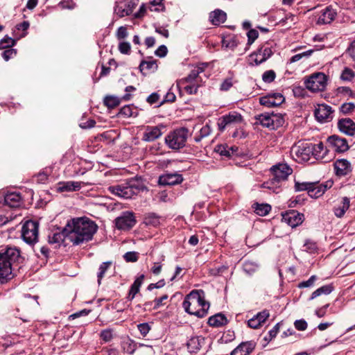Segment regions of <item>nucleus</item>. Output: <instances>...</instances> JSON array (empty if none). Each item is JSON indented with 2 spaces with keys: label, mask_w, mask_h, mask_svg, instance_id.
Segmentation results:
<instances>
[{
  "label": "nucleus",
  "mask_w": 355,
  "mask_h": 355,
  "mask_svg": "<svg viewBox=\"0 0 355 355\" xmlns=\"http://www.w3.org/2000/svg\"><path fill=\"white\" fill-rule=\"evenodd\" d=\"M97 230L96 223L87 217L72 218L65 226L69 239L76 245L92 240Z\"/></svg>",
  "instance_id": "obj_1"
},
{
  "label": "nucleus",
  "mask_w": 355,
  "mask_h": 355,
  "mask_svg": "<svg viewBox=\"0 0 355 355\" xmlns=\"http://www.w3.org/2000/svg\"><path fill=\"white\" fill-rule=\"evenodd\" d=\"M22 259L20 250L7 246L0 250V283L4 284L13 277L12 266Z\"/></svg>",
  "instance_id": "obj_2"
},
{
  "label": "nucleus",
  "mask_w": 355,
  "mask_h": 355,
  "mask_svg": "<svg viewBox=\"0 0 355 355\" xmlns=\"http://www.w3.org/2000/svg\"><path fill=\"white\" fill-rule=\"evenodd\" d=\"M182 306L189 314L202 318L208 314L210 305L202 290H193L185 297Z\"/></svg>",
  "instance_id": "obj_3"
},
{
  "label": "nucleus",
  "mask_w": 355,
  "mask_h": 355,
  "mask_svg": "<svg viewBox=\"0 0 355 355\" xmlns=\"http://www.w3.org/2000/svg\"><path fill=\"white\" fill-rule=\"evenodd\" d=\"M108 190L116 196L124 199H130L138 195L140 192L147 191L148 189L141 181L132 180L124 184L110 186L108 187Z\"/></svg>",
  "instance_id": "obj_4"
},
{
  "label": "nucleus",
  "mask_w": 355,
  "mask_h": 355,
  "mask_svg": "<svg viewBox=\"0 0 355 355\" xmlns=\"http://www.w3.org/2000/svg\"><path fill=\"white\" fill-rule=\"evenodd\" d=\"M270 170L272 173V178L263 182L262 187L278 193L280 191L281 182L286 180L288 176L292 173L293 170L286 164L275 165Z\"/></svg>",
  "instance_id": "obj_5"
},
{
  "label": "nucleus",
  "mask_w": 355,
  "mask_h": 355,
  "mask_svg": "<svg viewBox=\"0 0 355 355\" xmlns=\"http://www.w3.org/2000/svg\"><path fill=\"white\" fill-rule=\"evenodd\" d=\"M188 135L189 130L186 128L175 129L165 137V143L172 150H180L185 146Z\"/></svg>",
  "instance_id": "obj_6"
},
{
  "label": "nucleus",
  "mask_w": 355,
  "mask_h": 355,
  "mask_svg": "<svg viewBox=\"0 0 355 355\" xmlns=\"http://www.w3.org/2000/svg\"><path fill=\"white\" fill-rule=\"evenodd\" d=\"M257 123L268 128L270 130H275L284 123V119L281 114H274L273 112H265L255 116Z\"/></svg>",
  "instance_id": "obj_7"
},
{
  "label": "nucleus",
  "mask_w": 355,
  "mask_h": 355,
  "mask_svg": "<svg viewBox=\"0 0 355 355\" xmlns=\"http://www.w3.org/2000/svg\"><path fill=\"white\" fill-rule=\"evenodd\" d=\"M39 223L34 220H27L21 228V236L28 244L33 245L38 241Z\"/></svg>",
  "instance_id": "obj_8"
},
{
  "label": "nucleus",
  "mask_w": 355,
  "mask_h": 355,
  "mask_svg": "<svg viewBox=\"0 0 355 355\" xmlns=\"http://www.w3.org/2000/svg\"><path fill=\"white\" fill-rule=\"evenodd\" d=\"M327 76L322 73L317 72L311 75L305 81L306 87L313 92L324 91L327 85Z\"/></svg>",
  "instance_id": "obj_9"
},
{
  "label": "nucleus",
  "mask_w": 355,
  "mask_h": 355,
  "mask_svg": "<svg viewBox=\"0 0 355 355\" xmlns=\"http://www.w3.org/2000/svg\"><path fill=\"white\" fill-rule=\"evenodd\" d=\"M313 148L311 143L299 141L292 148V152L300 161L308 162L313 156Z\"/></svg>",
  "instance_id": "obj_10"
},
{
  "label": "nucleus",
  "mask_w": 355,
  "mask_h": 355,
  "mask_svg": "<svg viewBox=\"0 0 355 355\" xmlns=\"http://www.w3.org/2000/svg\"><path fill=\"white\" fill-rule=\"evenodd\" d=\"M243 121V117L241 114L237 112H230L228 114H225L218 121V130L223 132L227 128L233 127Z\"/></svg>",
  "instance_id": "obj_11"
},
{
  "label": "nucleus",
  "mask_w": 355,
  "mask_h": 355,
  "mask_svg": "<svg viewBox=\"0 0 355 355\" xmlns=\"http://www.w3.org/2000/svg\"><path fill=\"white\" fill-rule=\"evenodd\" d=\"M206 67L207 64H201L194 67L187 76L178 81V86L186 84L201 83L202 78L200 77V74L204 72Z\"/></svg>",
  "instance_id": "obj_12"
},
{
  "label": "nucleus",
  "mask_w": 355,
  "mask_h": 355,
  "mask_svg": "<svg viewBox=\"0 0 355 355\" xmlns=\"http://www.w3.org/2000/svg\"><path fill=\"white\" fill-rule=\"evenodd\" d=\"M136 224V219L132 212L125 211L115 219L116 227L119 230H128Z\"/></svg>",
  "instance_id": "obj_13"
},
{
  "label": "nucleus",
  "mask_w": 355,
  "mask_h": 355,
  "mask_svg": "<svg viewBox=\"0 0 355 355\" xmlns=\"http://www.w3.org/2000/svg\"><path fill=\"white\" fill-rule=\"evenodd\" d=\"M333 112L334 110L331 106L326 104H320L315 108L314 115L318 121L327 123L332 120Z\"/></svg>",
  "instance_id": "obj_14"
},
{
  "label": "nucleus",
  "mask_w": 355,
  "mask_h": 355,
  "mask_svg": "<svg viewBox=\"0 0 355 355\" xmlns=\"http://www.w3.org/2000/svg\"><path fill=\"white\" fill-rule=\"evenodd\" d=\"M135 7L136 4L132 1H118L114 6V13L119 17L129 16L132 14Z\"/></svg>",
  "instance_id": "obj_15"
},
{
  "label": "nucleus",
  "mask_w": 355,
  "mask_h": 355,
  "mask_svg": "<svg viewBox=\"0 0 355 355\" xmlns=\"http://www.w3.org/2000/svg\"><path fill=\"white\" fill-rule=\"evenodd\" d=\"M285 101V98L280 93L268 94L259 98L261 105L268 107H277L282 105Z\"/></svg>",
  "instance_id": "obj_16"
},
{
  "label": "nucleus",
  "mask_w": 355,
  "mask_h": 355,
  "mask_svg": "<svg viewBox=\"0 0 355 355\" xmlns=\"http://www.w3.org/2000/svg\"><path fill=\"white\" fill-rule=\"evenodd\" d=\"M272 55L271 49L266 46H262L257 52L250 55V60L255 65H259L267 60Z\"/></svg>",
  "instance_id": "obj_17"
},
{
  "label": "nucleus",
  "mask_w": 355,
  "mask_h": 355,
  "mask_svg": "<svg viewBox=\"0 0 355 355\" xmlns=\"http://www.w3.org/2000/svg\"><path fill=\"white\" fill-rule=\"evenodd\" d=\"M304 220V214L296 210H290L282 214V221L291 227H295L300 225Z\"/></svg>",
  "instance_id": "obj_18"
},
{
  "label": "nucleus",
  "mask_w": 355,
  "mask_h": 355,
  "mask_svg": "<svg viewBox=\"0 0 355 355\" xmlns=\"http://www.w3.org/2000/svg\"><path fill=\"white\" fill-rule=\"evenodd\" d=\"M329 146L337 153H344L349 149L347 141L337 135H332L327 139Z\"/></svg>",
  "instance_id": "obj_19"
},
{
  "label": "nucleus",
  "mask_w": 355,
  "mask_h": 355,
  "mask_svg": "<svg viewBox=\"0 0 355 355\" xmlns=\"http://www.w3.org/2000/svg\"><path fill=\"white\" fill-rule=\"evenodd\" d=\"M337 16V11L331 6H327L320 12L317 24H328L331 23Z\"/></svg>",
  "instance_id": "obj_20"
},
{
  "label": "nucleus",
  "mask_w": 355,
  "mask_h": 355,
  "mask_svg": "<svg viewBox=\"0 0 355 355\" xmlns=\"http://www.w3.org/2000/svg\"><path fill=\"white\" fill-rule=\"evenodd\" d=\"M313 157L322 162H329L331 160V157L329 155V150L324 146L322 142H319L317 144H313Z\"/></svg>",
  "instance_id": "obj_21"
},
{
  "label": "nucleus",
  "mask_w": 355,
  "mask_h": 355,
  "mask_svg": "<svg viewBox=\"0 0 355 355\" xmlns=\"http://www.w3.org/2000/svg\"><path fill=\"white\" fill-rule=\"evenodd\" d=\"M183 177L178 173H165L159 176V184L164 186H173L182 182Z\"/></svg>",
  "instance_id": "obj_22"
},
{
  "label": "nucleus",
  "mask_w": 355,
  "mask_h": 355,
  "mask_svg": "<svg viewBox=\"0 0 355 355\" xmlns=\"http://www.w3.org/2000/svg\"><path fill=\"white\" fill-rule=\"evenodd\" d=\"M4 202L11 208H17L23 204V199L18 192H8L4 196Z\"/></svg>",
  "instance_id": "obj_23"
},
{
  "label": "nucleus",
  "mask_w": 355,
  "mask_h": 355,
  "mask_svg": "<svg viewBox=\"0 0 355 355\" xmlns=\"http://www.w3.org/2000/svg\"><path fill=\"white\" fill-rule=\"evenodd\" d=\"M338 127L341 132L349 136L355 135V123L349 118L340 119Z\"/></svg>",
  "instance_id": "obj_24"
},
{
  "label": "nucleus",
  "mask_w": 355,
  "mask_h": 355,
  "mask_svg": "<svg viewBox=\"0 0 355 355\" xmlns=\"http://www.w3.org/2000/svg\"><path fill=\"white\" fill-rule=\"evenodd\" d=\"M334 165L336 174L338 176L347 175L352 171L351 164L347 159H338Z\"/></svg>",
  "instance_id": "obj_25"
},
{
  "label": "nucleus",
  "mask_w": 355,
  "mask_h": 355,
  "mask_svg": "<svg viewBox=\"0 0 355 355\" xmlns=\"http://www.w3.org/2000/svg\"><path fill=\"white\" fill-rule=\"evenodd\" d=\"M256 344L253 341L241 343L236 347L230 355H249L255 348Z\"/></svg>",
  "instance_id": "obj_26"
},
{
  "label": "nucleus",
  "mask_w": 355,
  "mask_h": 355,
  "mask_svg": "<svg viewBox=\"0 0 355 355\" xmlns=\"http://www.w3.org/2000/svg\"><path fill=\"white\" fill-rule=\"evenodd\" d=\"M162 135L161 129L158 126H147L143 135V140L153 141L159 138Z\"/></svg>",
  "instance_id": "obj_27"
},
{
  "label": "nucleus",
  "mask_w": 355,
  "mask_h": 355,
  "mask_svg": "<svg viewBox=\"0 0 355 355\" xmlns=\"http://www.w3.org/2000/svg\"><path fill=\"white\" fill-rule=\"evenodd\" d=\"M205 343V338L202 336L191 337L187 342V346L190 353H196Z\"/></svg>",
  "instance_id": "obj_28"
},
{
  "label": "nucleus",
  "mask_w": 355,
  "mask_h": 355,
  "mask_svg": "<svg viewBox=\"0 0 355 355\" xmlns=\"http://www.w3.org/2000/svg\"><path fill=\"white\" fill-rule=\"evenodd\" d=\"M350 200L347 197H343L340 204L334 208V213L338 218H342L349 208Z\"/></svg>",
  "instance_id": "obj_29"
},
{
  "label": "nucleus",
  "mask_w": 355,
  "mask_h": 355,
  "mask_svg": "<svg viewBox=\"0 0 355 355\" xmlns=\"http://www.w3.org/2000/svg\"><path fill=\"white\" fill-rule=\"evenodd\" d=\"M144 277V275H141L134 281L129 291L128 295V300L132 301L135 298V295L139 292L140 287L143 284Z\"/></svg>",
  "instance_id": "obj_30"
},
{
  "label": "nucleus",
  "mask_w": 355,
  "mask_h": 355,
  "mask_svg": "<svg viewBox=\"0 0 355 355\" xmlns=\"http://www.w3.org/2000/svg\"><path fill=\"white\" fill-rule=\"evenodd\" d=\"M209 18L212 24L218 26L225 21L227 15L224 11L217 9L209 14Z\"/></svg>",
  "instance_id": "obj_31"
},
{
  "label": "nucleus",
  "mask_w": 355,
  "mask_h": 355,
  "mask_svg": "<svg viewBox=\"0 0 355 355\" xmlns=\"http://www.w3.org/2000/svg\"><path fill=\"white\" fill-rule=\"evenodd\" d=\"M81 188L80 182L68 181L65 182H60L58 191L60 192L64 191H76L80 190Z\"/></svg>",
  "instance_id": "obj_32"
},
{
  "label": "nucleus",
  "mask_w": 355,
  "mask_h": 355,
  "mask_svg": "<svg viewBox=\"0 0 355 355\" xmlns=\"http://www.w3.org/2000/svg\"><path fill=\"white\" fill-rule=\"evenodd\" d=\"M65 237H68V233L65 232V227L61 232H53L49 235V243L50 244L60 245L64 241Z\"/></svg>",
  "instance_id": "obj_33"
},
{
  "label": "nucleus",
  "mask_w": 355,
  "mask_h": 355,
  "mask_svg": "<svg viewBox=\"0 0 355 355\" xmlns=\"http://www.w3.org/2000/svg\"><path fill=\"white\" fill-rule=\"evenodd\" d=\"M226 317L221 314L217 313L213 316L209 317L208 319V324L211 327H220L227 323Z\"/></svg>",
  "instance_id": "obj_34"
},
{
  "label": "nucleus",
  "mask_w": 355,
  "mask_h": 355,
  "mask_svg": "<svg viewBox=\"0 0 355 355\" xmlns=\"http://www.w3.org/2000/svg\"><path fill=\"white\" fill-rule=\"evenodd\" d=\"M157 69V64L155 60L142 61L139 65L140 71L146 74L149 71H154Z\"/></svg>",
  "instance_id": "obj_35"
},
{
  "label": "nucleus",
  "mask_w": 355,
  "mask_h": 355,
  "mask_svg": "<svg viewBox=\"0 0 355 355\" xmlns=\"http://www.w3.org/2000/svg\"><path fill=\"white\" fill-rule=\"evenodd\" d=\"M252 208L255 213L261 216H266L271 210V207L268 204H259L255 202L252 205Z\"/></svg>",
  "instance_id": "obj_36"
},
{
  "label": "nucleus",
  "mask_w": 355,
  "mask_h": 355,
  "mask_svg": "<svg viewBox=\"0 0 355 355\" xmlns=\"http://www.w3.org/2000/svg\"><path fill=\"white\" fill-rule=\"evenodd\" d=\"M121 347L125 353L132 354L136 350V344L132 340L127 338L122 341Z\"/></svg>",
  "instance_id": "obj_37"
},
{
  "label": "nucleus",
  "mask_w": 355,
  "mask_h": 355,
  "mask_svg": "<svg viewBox=\"0 0 355 355\" xmlns=\"http://www.w3.org/2000/svg\"><path fill=\"white\" fill-rule=\"evenodd\" d=\"M222 42L223 45L227 48L234 49L239 44V40L236 35H229L225 37Z\"/></svg>",
  "instance_id": "obj_38"
},
{
  "label": "nucleus",
  "mask_w": 355,
  "mask_h": 355,
  "mask_svg": "<svg viewBox=\"0 0 355 355\" xmlns=\"http://www.w3.org/2000/svg\"><path fill=\"white\" fill-rule=\"evenodd\" d=\"M313 187L310 188L309 196L313 198H318L325 192V187H320V184L313 183Z\"/></svg>",
  "instance_id": "obj_39"
},
{
  "label": "nucleus",
  "mask_w": 355,
  "mask_h": 355,
  "mask_svg": "<svg viewBox=\"0 0 355 355\" xmlns=\"http://www.w3.org/2000/svg\"><path fill=\"white\" fill-rule=\"evenodd\" d=\"M112 265V262L110 261L103 262L100 265L98 272L97 273L98 284H101V280L104 277L106 271L111 267Z\"/></svg>",
  "instance_id": "obj_40"
},
{
  "label": "nucleus",
  "mask_w": 355,
  "mask_h": 355,
  "mask_svg": "<svg viewBox=\"0 0 355 355\" xmlns=\"http://www.w3.org/2000/svg\"><path fill=\"white\" fill-rule=\"evenodd\" d=\"M230 146L227 144H220L215 147V151L220 155L225 157H231L232 156V152L230 153Z\"/></svg>",
  "instance_id": "obj_41"
},
{
  "label": "nucleus",
  "mask_w": 355,
  "mask_h": 355,
  "mask_svg": "<svg viewBox=\"0 0 355 355\" xmlns=\"http://www.w3.org/2000/svg\"><path fill=\"white\" fill-rule=\"evenodd\" d=\"M211 129L209 125H204L199 131V135L194 137L196 142H200L203 138L211 134Z\"/></svg>",
  "instance_id": "obj_42"
},
{
  "label": "nucleus",
  "mask_w": 355,
  "mask_h": 355,
  "mask_svg": "<svg viewBox=\"0 0 355 355\" xmlns=\"http://www.w3.org/2000/svg\"><path fill=\"white\" fill-rule=\"evenodd\" d=\"M200 86H201V83H195V84H186L184 85H180L178 87H182L187 94H188L189 95H193V94H197L198 88Z\"/></svg>",
  "instance_id": "obj_43"
},
{
  "label": "nucleus",
  "mask_w": 355,
  "mask_h": 355,
  "mask_svg": "<svg viewBox=\"0 0 355 355\" xmlns=\"http://www.w3.org/2000/svg\"><path fill=\"white\" fill-rule=\"evenodd\" d=\"M120 99L113 96H106L104 99V104L109 108H114L120 104Z\"/></svg>",
  "instance_id": "obj_44"
},
{
  "label": "nucleus",
  "mask_w": 355,
  "mask_h": 355,
  "mask_svg": "<svg viewBox=\"0 0 355 355\" xmlns=\"http://www.w3.org/2000/svg\"><path fill=\"white\" fill-rule=\"evenodd\" d=\"M303 248L304 251L310 254L316 252L318 249L317 243L311 240L306 241L305 243L303 245Z\"/></svg>",
  "instance_id": "obj_45"
},
{
  "label": "nucleus",
  "mask_w": 355,
  "mask_h": 355,
  "mask_svg": "<svg viewBox=\"0 0 355 355\" xmlns=\"http://www.w3.org/2000/svg\"><path fill=\"white\" fill-rule=\"evenodd\" d=\"M15 43V40L9 37H5L1 40H0V49H5L13 46Z\"/></svg>",
  "instance_id": "obj_46"
},
{
  "label": "nucleus",
  "mask_w": 355,
  "mask_h": 355,
  "mask_svg": "<svg viewBox=\"0 0 355 355\" xmlns=\"http://www.w3.org/2000/svg\"><path fill=\"white\" fill-rule=\"evenodd\" d=\"M355 76L354 72L349 68L345 67L342 71L340 78L345 81H351Z\"/></svg>",
  "instance_id": "obj_47"
},
{
  "label": "nucleus",
  "mask_w": 355,
  "mask_h": 355,
  "mask_svg": "<svg viewBox=\"0 0 355 355\" xmlns=\"http://www.w3.org/2000/svg\"><path fill=\"white\" fill-rule=\"evenodd\" d=\"M313 186V183L312 182H295V189L297 191H307L308 192V194H309V189L310 188H312Z\"/></svg>",
  "instance_id": "obj_48"
},
{
  "label": "nucleus",
  "mask_w": 355,
  "mask_h": 355,
  "mask_svg": "<svg viewBox=\"0 0 355 355\" xmlns=\"http://www.w3.org/2000/svg\"><path fill=\"white\" fill-rule=\"evenodd\" d=\"M276 73L273 70H268L262 75V80L264 83H270L275 80Z\"/></svg>",
  "instance_id": "obj_49"
},
{
  "label": "nucleus",
  "mask_w": 355,
  "mask_h": 355,
  "mask_svg": "<svg viewBox=\"0 0 355 355\" xmlns=\"http://www.w3.org/2000/svg\"><path fill=\"white\" fill-rule=\"evenodd\" d=\"M100 337L104 342H110L113 338V330L112 329H106L101 331Z\"/></svg>",
  "instance_id": "obj_50"
},
{
  "label": "nucleus",
  "mask_w": 355,
  "mask_h": 355,
  "mask_svg": "<svg viewBox=\"0 0 355 355\" xmlns=\"http://www.w3.org/2000/svg\"><path fill=\"white\" fill-rule=\"evenodd\" d=\"M2 53V57L6 61L15 58L17 55V51L15 49L7 48L5 49Z\"/></svg>",
  "instance_id": "obj_51"
},
{
  "label": "nucleus",
  "mask_w": 355,
  "mask_h": 355,
  "mask_svg": "<svg viewBox=\"0 0 355 355\" xmlns=\"http://www.w3.org/2000/svg\"><path fill=\"white\" fill-rule=\"evenodd\" d=\"M313 52V50H308L306 51H304L301 53L295 54V55L292 56L290 59L291 62H295L301 60L302 58H308L310 56L312 53Z\"/></svg>",
  "instance_id": "obj_52"
},
{
  "label": "nucleus",
  "mask_w": 355,
  "mask_h": 355,
  "mask_svg": "<svg viewBox=\"0 0 355 355\" xmlns=\"http://www.w3.org/2000/svg\"><path fill=\"white\" fill-rule=\"evenodd\" d=\"M355 109V104L354 103H345L340 107V110L345 114L352 112Z\"/></svg>",
  "instance_id": "obj_53"
},
{
  "label": "nucleus",
  "mask_w": 355,
  "mask_h": 355,
  "mask_svg": "<svg viewBox=\"0 0 355 355\" xmlns=\"http://www.w3.org/2000/svg\"><path fill=\"white\" fill-rule=\"evenodd\" d=\"M145 220L146 224L153 226H157L159 223V217L155 214H149L148 216L146 217Z\"/></svg>",
  "instance_id": "obj_54"
},
{
  "label": "nucleus",
  "mask_w": 355,
  "mask_h": 355,
  "mask_svg": "<svg viewBox=\"0 0 355 355\" xmlns=\"http://www.w3.org/2000/svg\"><path fill=\"white\" fill-rule=\"evenodd\" d=\"M128 35V32L126 26H120L118 28L116 37L119 40H121L127 37Z\"/></svg>",
  "instance_id": "obj_55"
},
{
  "label": "nucleus",
  "mask_w": 355,
  "mask_h": 355,
  "mask_svg": "<svg viewBox=\"0 0 355 355\" xmlns=\"http://www.w3.org/2000/svg\"><path fill=\"white\" fill-rule=\"evenodd\" d=\"M133 108L130 105H125L121 108L119 114L125 116V117H131L133 116L134 111Z\"/></svg>",
  "instance_id": "obj_56"
},
{
  "label": "nucleus",
  "mask_w": 355,
  "mask_h": 355,
  "mask_svg": "<svg viewBox=\"0 0 355 355\" xmlns=\"http://www.w3.org/2000/svg\"><path fill=\"white\" fill-rule=\"evenodd\" d=\"M131 50V46L129 42H122L119 44V51L122 54H130Z\"/></svg>",
  "instance_id": "obj_57"
},
{
  "label": "nucleus",
  "mask_w": 355,
  "mask_h": 355,
  "mask_svg": "<svg viewBox=\"0 0 355 355\" xmlns=\"http://www.w3.org/2000/svg\"><path fill=\"white\" fill-rule=\"evenodd\" d=\"M247 36H248V45L250 46L251 45L254 41L259 36V33L257 30L255 29H251L250 30L248 33H247Z\"/></svg>",
  "instance_id": "obj_58"
},
{
  "label": "nucleus",
  "mask_w": 355,
  "mask_h": 355,
  "mask_svg": "<svg viewBox=\"0 0 355 355\" xmlns=\"http://www.w3.org/2000/svg\"><path fill=\"white\" fill-rule=\"evenodd\" d=\"M137 329L143 336H146L151 328L148 323L144 322L139 324L137 325Z\"/></svg>",
  "instance_id": "obj_59"
},
{
  "label": "nucleus",
  "mask_w": 355,
  "mask_h": 355,
  "mask_svg": "<svg viewBox=\"0 0 355 355\" xmlns=\"http://www.w3.org/2000/svg\"><path fill=\"white\" fill-rule=\"evenodd\" d=\"M138 253L136 252H128L123 255L127 262H135L138 260Z\"/></svg>",
  "instance_id": "obj_60"
},
{
  "label": "nucleus",
  "mask_w": 355,
  "mask_h": 355,
  "mask_svg": "<svg viewBox=\"0 0 355 355\" xmlns=\"http://www.w3.org/2000/svg\"><path fill=\"white\" fill-rule=\"evenodd\" d=\"M317 277L315 275H312L308 280L300 282L298 287L300 288L311 287L313 285Z\"/></svg>",
  "instance_id": "obj_61"
},
{
  "label": "nucleus",
  "mask_w": 355,
  "mask_h": 355,
  "mask_svg": "<svg viewBox=\"0 0 355 355\" xmlns=\"http://www.w3.org/2000/svg\"><path fill=\"white\" fill-rule=\"evenodd\" d=\"M279 323L276 324L274 327L269 331L268 332V336L265 337V340L267 341H270L272 338H274L277 333L279 332Z\"/></svg>",
  "instance_id": "obj_62"
},
{
  "label": "nucleus",
  "mask_w": 355,
  "mask_h": 355,
  "mask_svg": "<svg viewBox=\"0 0 355 355\" xmlns=\"http://www.w3.org/2000/svg\"><path fill=\"white\" fill-rule=\"evenodd\" d=\"M255 316L262 324L270 316V313L268 310L265 309L261 312H259L257 315H255Z\"/></svg>",
  "instance_id": "obj_63"
},
{
  "label": "nucleus",
  "mask_w": 355,
  "mask_h": 355,
  "mask_svg": "<svg viewBox=\"0 0 355 355\" xmlns=\"http://www.w3.org/2000/svg\"><path fill=\"white\" fill-rule=\"evenodd\" d=\"M347 53L355 62V40L352 42L347 49Z\"/></svg>",
  "instance_id": "obj_64"
}]
</instances>
